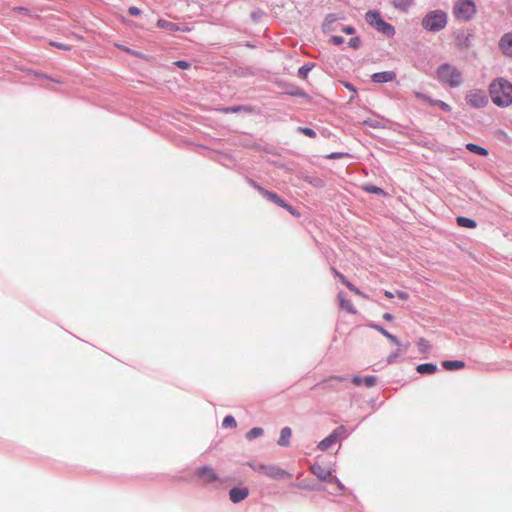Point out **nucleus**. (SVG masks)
<instances>
[{
  "mask_svg": "<svg viewBox=\"0 0 512 512\" xmlns=\"http://www.w3.org/2000/svg\"><path fill=\"white\" fill-rule=\"evenodd\" d=\"M442 367L445 370H459L465 367V363L459 360H445L442 362Z\"/></svg>",
  "mask_w": 512,
  "mask_h": 512,
  "instance_id": "4be33fe9",
  "label": "nucleus"
},
{
  "mask_svg": "<svg viewBox=\"0 0 512 512\" xmlns=\"http://www.w3.org/2000/svg\"><path fill=\"white\" fill-rule=\"evenodd\" d=\"M363 383L367 387H373L377 383V377L376 376H366L365 378H363Z\"/></svg>",
  "mask_w": 512,
  "mask_h": 512,
  "instance_id": "e433bc0d",
  "label": "nucleus"
},
{
  "mask_svg": "<svg viewBox=\"0 0 512 512\" xmlns=\"http://www.w3.org/2000/svg\"><path fill=\"white\" fill-rule=\"evenodd\" d=\"M456 222L460 227H465V228H475L477 226L475 220L464 217V216H458L456 218Z\"/></svg>",
  "mask_w": 512,
  "mask_h": 512,
  "instance_id": "a878e982",
  "label": "nucleus"
},
{
  "mask_svg": "<svg viewBox=\"0 0 512 512\" xmlns=\"http://www.w3.org/2000/svg\"><path fill=\"white\" fill-rule=\"evenodd\" d=\"M285 94L301 98H309V95L302 88L294 84H285Z\"/></svg>",
  "mask_w": 512,
  "mask_h": 512,
  "instance_id": "a211bd4d",
  "label": "nucleus"
},
{
  "mask_svg": "<svg viewBox=\"0 0 512 512\" xmlns=\"http://www.w3.org/2000/svg\"><path fill=\"white\" fill-rule=\"evenodd\" d=\"M297 130L299 133L304 134L305 136L310 138H315L317 135L316 132L309 127H298Z\"/></svg>",
  "mask_w": 512,
  "mask_h": 512,
  "instance_id": "473e14b6",
  "label": "nucleus"
},
{
  "mask_svg": "<svg viewBox=\"0 0 512 512\" xmlns=\"http://www.w3.org/2000/svg\"><path fill=\"white\" fill-rule=\"evenodd\" d=\"M382 317L386 321H392L394 319L393 315L391 313H388V312L384 313Z\"/></svg>",
  "mask_w": 512,
  "mask_h": 512,
  "instance_id": "5fc2aeb1",
  "label": "nucleus"
},
{
  "mask_svg": "<svg viewBox=\"0 0 512 512\" xmlns=\"http://www.w3.org/2000/svg\"><path fill=\"white\" fill-rule=\"evenodd\" d=\"M315 66L314 63H307V64H304L303 66H301L299 69H298V76L302 79H306L307 76H308V73L313 69V67Z\"/></svg>",
  "mask_w": 512,
  "mask_h": 512,
  "instance_id": "c85d7f7f",
  "label": "nucleus"
},
{
  "mask_svg": "<svg viewBox=\"0 0 512 512\" xmlns=\"http://www.w3.org/2000/svg\"><path fill=\"white\" fill-rule=\"evenodd\" d=\"M158 26L161 27V28H167V29H170V30L176 29V24H174L172 22H169V21H166V20H163V19H160L158 21Z\"/></svg>",
  "mask_w": 512,
  "mask_h": 512,
  "instance_id": "c9c22d12",
  "label": "nucleus"
},
{
  "mask_svg": "<svg viewBox=\"0 0 512 512\" xmlns=\"http://www.w3.org/2000/svg\"><path fill=\"white\" fill-rule=\"evenodd\" d=\"M395 78L396 73L394 71L377 72L371 76L374 83H387L393 81Z\"/></svg>",
  "mask_w": 512,
  "mask_h": 512,
  "instance_id": "dca6fc26",
  "label": "nucleus"
},
{
  "mask_svg": "<svg viewBox=\"0 0 512 512\" xmlns=\"http://www.w3.org/2000/svg\"><path fill=\"white\" fill-rule=\"evenodd\" d=\"M352 382H353L355 385L359 386V385H361V384L363 383V378H361V377H359V376H354V377L352 378Z\"/></svg>",
  "mask_w": 512,
  "mask_h": 512,
  "instance_id": "3c124183",
  "label": "nucleus"
},
{
  "mask_svg": "<svg viewBox=\"0 0 512 512\" xmlns=\"http://www.w3.org/2000/svg\"><path fill=\"white\" fill-rule=\"evenodd\" d=\"M453 12L457 19L470 20L476 13V6L472 0H458Z\"/></svg>",
  "mask_w": 512,
  "mask_h": 512,
  "instance_id": "423d86ee",
  "label": "nucleus"
},
{
  "mask_svg": "<svg viewBox=\"0 0 512 512\" xmlns=\"http://www.w3.org/2000/svg\"><path fill=\"white\" fill-rule=\"evenodd\" d=\"M263 15H264V12L262 10L253 11L251 13V18L253 19V21L258 22L262 18Z\"/></svg>",
  "mask_w": 512,
  "mask_h": 512,
  "instance_id": "79ce46f5",
  "label": "nucleus"
},
{
  "mask_svg": "<svg viewBox=\"0 0 512 512\" xmlns=\"http://www.w3.org/2000/svg\"><path fill=\"white\" fill-rule=\"evenodd\" d=\"M292 435V430L290 427H284L281 429L280 437L277 441L279 446L288 447L290 445V437Z\"/></svg>",
  "mask_w": 512,
  "mask_h": 512,
  "instance_id": "aec40b11",
  "label": "nucleus"
},
{
  "mask_svg": "<svg viewBox=\"0 0 512 512\" xmlns=\"http://www.w3.org/2000/svg\"><path fill=\"white\" fill-rule=\"evenodd\" d=\"M337 16L335 14H328L325 17L324 23H323V29L324 30H331V26L334 22L337 21Z\"/></svg>",
  "mask_w": 512,
  "mask_h": 512,
  "instance_id": "c756f323",
  "label": "nucleus"
},
{
  "mask_svg": "<svg viewBox=\"0 0 512 512\" xmlns=\"http://www.w3.org/2000/svg\"><path fill=\"white\" fill-rule=\"evenodd\" d=\"M346 433V428L344 427V431H339V438L344 436Z\"/></svg>",
  "mask_w": 512,
  "mask_h": 512,
  "instance_id": "052dcab7",
  "label": "nucleus"
},
{
  "mask_svg": "<svg viewBox=\"0 0 512 512\" xmlns=\"http://www.w3.org/2000/svg\"><path fill=\"white\" fill-rule=\"evenodd\" d=\"M249 495V489L247 487H233L229 491V498L234 504H238L245 500Z\"/></svg>",
  "mask_w": 512,
  "mask_h": 512,
  "instance_id": "ddd939ff",
  "label": "nucleus"
},
{
  "mask_svg": "<svg viewBox=\"0 0 512 512\" xmlns=\"http://www.w3.org/2000/svg\"><path fill=\"white\" fill-rule=\"evenodd\" d=\"M368 327L380 332L383 336H385L388 340L394 343L397 346H401L400 340L393 334L389 333L384 327L376 323H368Z\"/></svg>",
  "mask_w": 512,
  "mask_h": 512,
  "instance_id": "f3484780",
  "label": "nucleus"
},
{
  "mask_svg": "<svg viewBox=\"0 0 512 512\" xmlns=\"http://www.w3.org/2000/svg\"><path fill=\"white\" fill-rule=\"evenodd\" d=\"M310 471L321 481L328 482L331 479V471L318 463L311 465Z\"/></svg>",
  "mask_w": 512,
  "mask_h": 512,
  "instance_id": "2eb2a0df",
  "label": "nucleus"
},
{
  "mask_svg": "<svg viewBox=\"0 0 512 512\" xmlns=\"http://www.w3.org/2000/svg\"><path fill=\"white\" fill-rule=\"evenodd\" d=\"M249 182L261 194V189H264V188L262 186H260L257 182L253 181V180H249Z\"/></svg>",
  "mask_w": 512,
  "mask_h": 512,
  "instance_id": "603ef678",
  "label": "nucleus"
},
{
  "mask_svg": "<svg viewBox=\"0 0 512 512\" xmlns=\"http://www.w3.org/2000/svg\"><path fill=\"white\" fill-rule=\"evenodd\" d=\"M195 474L205 484H210L218 480V474L209 465H204L195 470Z\"/></svg>",
  "mask_w": 512,
  "mask_h": 512,
  "instance_id": "9d476101",
  "label": "nucleus"
},
{
  "mask_svg": "<svg viewBox=\"0 0 512 512\" xmlns=\"http://www.w3.org/2000/svg\"><path fill=\"white\" fill-rule=\"evenodd\" d=\"M418 347H419V351L421 353H425L430 348V345H429V342L426 339L420 338L419 341H418Z\"/></svg>",
  "mask_w": 512,
  "mask_h": 512,
  "instance_id": "f704fd0d",
  "label": "nucleus"
},
{
  "mask_svg": "<svg viewBox=\"0 0 512 512\" xmlns=\"http://www.w3.org/2000/svg\"><path fill=\"white\" fill-rule=\"evenodd\" d=\"M473 39L474 34L470 30H459L454 33V42L459 49H469Z\"/></svg>",
  "mask_w": 512,
  "mask_h": 512,
  "instance_id": "1a4fd4ad",
  "label": "nucleus"
},
{
  "mask_svg": "<svg viewBox=\"0 0 512 512\" xmlns=\"http://www.w3.org/2000/svg\"><path fill=\"white\" fill-rule=\"evenodd\" d=\"M466 149L474 154L480 155V156H487L488 150L484 147H481L474 143H468L466 144Z\"/></svg>",
  "mask_w": 512,
  "mask_h": 512,
  "instance_id": "393cba45",
  "label": "nucleus"
},
{
  "mask_svg": "<svg viewBox=\"0 0 512 512\" xmlns=\"http://www.w3.org/2000/svg\"><path fill=\"white\" fill-rule=\"evenodd\" d=\"M17 10L21 13H25V14H28V9L27 8H24V7H19L17 8Z\"/></svg>",
  "mask_w": 512,
  "mask_h": 512,
  "instance_id": "13d9d810",
  "label": "nucleus"
},
{
  "mask_svg": "<svg viewBox=\"0 0 512 512\" xmlns=\"http://www.w3.org/2000/svg\"><path fill=\"white\" fill-rule=\"evenodd\" d=\"M366 21L378 32L382 33L387 37H393L395 35L394 26L384 21L378 11H368L366 13Z\"/></svg>",
  "mask_w": 512,
  "mask_h": 512,
  "instance_id": "39448f33",
  "label": "nucleus"
},
{
  "mask_svg": "<svg viewBox=\"0 0 512 512\" xmlns=\"http://www.w3.org/2000/svg\"><path fill=\"white\" fill-rule=\"evenodd\" d=\"M342 31H343L344 33H346V34L350 35V34H354V33H355V28H354V27H352V26H344V27L342 28Z\"/></svg>",
  "mask_w": 512,
  "mask_h": 512,
  "instance_id": "8fccbe9b",
  "label": "nucleus"
},
{
  "mask_svg": "<svg viewBox=\"0 0 512 512\" xmlns=\"http://www.w3.org/2000/svg\"><path fill=\"white\" fill-rule=\"evenodd\" d=\"M416 371L420 374H433L437 371V365L432 363L420 364L416 367Z\"/></svg>",
  "mask_w": 512,
  "mask_h": 512,
  "instance_id": "5701e85b",
  "label": "nucleus"
},
{
  "mask_svg": "<svg viewBox=\"0 0 512 512\" xmlns=\"http://www.w3.org/2000/svg\"><path fill=\"white\" fill-rule=\"evenodd\" d=\"M338 298H339V301H340L341 308L345 309L346 311H348L351 314H355L356 313V309H355L354 305L352 304V302L350 300H347V299L344 298L342 292H340L338 294Z\"/></svg>",
  "mask_w": 512,
  "mask_h": 512,
  "instance_id": "b1692460",
  "label": "nucleus"
},
{
  "mask_svg": "<svg viewBox=\"0 0 512 512\" xmlns=\"http://www.w3.org/2000/svg\"><path fill=\"white\" fill-rule=\"evenodd\" d=\"M349 47L358 49L361 46V39L359 37H353L348 42Z\"/></svg>",
  "mask_w": 512,
  "mask_h": 512,
  "instance_id": "4c0bfd02",
  "label": "nucleus"
},
{
  "mask_svg": "<svg viewBox=\"0 0 512 512\" xmlns=\"http://www.w3.org/2000/svg\"><path fill=\"white\" fill-rule=\"evenodd\" d=\"M499 48L506 57H512V32L505 33L500 38Z\"/></svg>",
  "mask_w": 512,
  "mask_h": 512,
  "instance_id": "4468645a",
  "label": "nucleus"
},
{
  "mask_svg": "<svg viewBox=\"0 0 512 512\" xmlns=\"http://www.w3.org/2000/svg\"><path fill=\"white\" fill-rule=\"evenodd\" d=\"M330 42L333 43L334 45H341L344 42V38L342 36L333 35L330 38Z\"/></svg>",
  "mask_w": 512,
  "mask_h": 512,
  "instance_id": "37998d69",
  "label": "nucleus"
},
{
  "mask_svg": "<svg viewBox=\"0 0 512 512\" xmlns=\"http://www.w3.org/2000/svg\"><path fill=\"white\" fill-rule=\"evenodd\" d=\"M174 64L181 69H187L188 67H190V63L184 60H178L174 62Z\"/></svg>",
  "mask_w": 512,
  "mask_h": 512,
  "instance_id": "49530a36",
  "label": "nucleus"
},
{
  "mask_svg": "<svg viewBox=\"0 0 512 512\" xmlns=\"http://www.w3.org/2000/svg\"><path fill=\"white\" fill-rule=\"evenodd\" d=\"M246 465L255 472L264 474L271 479H283L285 477H291L290 473L274 464L266 465L256 461H249L246 463Z\"/></svg>",
  "mask_w": 512,
  "mask_h": 512,
  "instance_id": "20e7f679",
  "label": "nucleus"
},
{
  "mask_svg": "<svg viewBox=\"0 0 512 512\" xmlns=\"http://www.w3.org/2000/svg\"><path fill=\"white\" fill-rule=\"evenodd\" d=\"M364 124L371 128H383L378 120L367 119L364 121Z\"/></svg>",
  "mask_w": 512,
  "mask_h": 512,
  "instance_id": "58836bf2",
  "label": "nucleus"
},
{
  "mask_svg": "<svg viewBox=\"0 0 512 512\" xmlns=\"http://www.w3.org/2000/svg\"><path fill=\"white\" fill-rule=\"evenodd\" d=\"M345 87L348 88L349 90L353 91L354 93H356V89L354 88V86L351 83H345Z\"/></svg>",
  "mask_w": 512,
  "mask_h": 512,
  "instance_id": "4d7b16f0",
  "label": "nucleus"
},
{
  "mask_svg": "<svg viewBox=\"0 0 512 512\" xmlns=\"http://www.w3.org/2000/svg\"><path fill=\"white\" fill-rule=\"evenodd\" d=\"M331 271L343 284H345L348 281L347 278L343 274H341L336 268L331 267Z\"/></svg>",
  "mask_w": 512,
  "mask_h": 512,
  "instance_id": "ea45409f",
  "label": "nucleus"
},
{
  "mask_svg": "<svg viewBox=\"0 0 512 512\" xmlns=\"http://www.w3.org/2000/svg\"><path fill=\"white\" fill-rule=\"evenodd\" d=\"M401 352L400 350H396L395 352L391 353L388 358H387V362L389 364H392L396 361V359L400 356Z\"/></svg>",
  "mask_w": 512,
  "mask_h": 512,
  "instance_id": "a19ab883",
  "label": "nucleus"
},
{
  "mask_svg": "<svg viewBox=\"0 0 512 512\" xmlns=\"http://www.w3.org/2000/svg\"><path fill=\"white\" fill-rule=\"evenodd\" d=\"M222 426L224 428H235L237 426V422L232 415H227L222 421Z\"/></svg>",
  "mask_w": 512,
  "mask_h": 512,
  "instance_id": "7c9ffc66",
  "label": "nucleus"
},
{
  "mask_svg": "<svg viewBox=\"0 0 512 512\" xmlns=\"http://www.w3.org/2000/svg\"><path fill=\"white\" fill-rule=\"evenodd\" d=\"M128 13L132 16H138L141 14V10L135 6H131L129 9H128Z\"/></svg>",
  "mask_w": 512,
  "mask_h": 512,
  "instance_id": "de8ad7c7",
  "label": "nucleus"
},
{
  "mask_svg": "<svg viewBox=\"0 0 512 512\" xmlns=\"http://www.w3.org/2000/svg\"><path fill=\"white\" fill-rule=\"evenodd\" d=\"M466 102L473 108H483L488 104L486 93L479 89H474L466 94Z\"/></svg>",
  "mask_w": 512,
  "mask_h": 512,
  "instance_id": "0eeeda50",
  "label": "nucleus"
},
{
  "mask_svg": "<svg viewBox=\"0 0 512 512\" xmlns=\"http://www.w3.org/2000/svg\"><path fill=\"white\" fill-rule=\"evenodd\" d=\"M436 75L441 83L451 88L459 87L463 82L462 72L448 63L440 65L436 70Z\"/></svg>",
  "mask_w": 512,
  "mask_h": 512,
  "instance_id": "f03ea898",
  "label": "nucleus"
},
{
  "mask_svg": "<svg viewBox=\"0 0 512 512\" xmlns=\"http://www.w3.org/2000/svg\"><path fill=\"white\" fill-rule=\"evenodd\" d=\"M384 295L387 297V298H393L394 297V294L390 291H385L384 292Z\"/></svg>",
  "mask_w": 512,
  "mask_h": 512,
  "instance_id": "bf43d9fd",
  "label": "nucleus"
},
{
  "mask_svg": "<svg viewBox=\"0 0 512 512\" xmlns=\"http://www.w3.org/2000/svg\"><path fill=\"white\" fill-rule=\"evenodd\" d=\"M489 92L495 105L507 107L512 104V83L506 79H495L489 86Z\"/></svg>",
  "mask_w": 512,
  "mask_h": 512,
  "instance_id": "f257e3e1",
  "label": "nucleus"
},
{
  "mask_svg": "<svg viewBox=\"0 0 512 512\" xmlns=\"http://www.w3.org/2000/svg\"><path fill=\"white\" fill-rule=\"evenodd\" d=\"M328 482L336 484L339 490H343L344 489L343 484L339 481V479L336 476H332L331 475V479L328 480Z\"/></svg>",
  "mask_w": 512,
  "mask_h": 512,
  "instance_id": "a18cd8bd",
  "label": "nucleus"
},
{
  "mask_svg": "<svg viewBox=\"0 0 512 512\" xmlns=\"http://www.w3.org/2000/svg\"><path fill=\"white\" fill-rule=\"evenodd\" d=\"M263 433H264V430L261 427H254L246 433V439L248 441H252V440L256 439L257 437L262 436Z\"/></svg>",
  "mask_w": 512,
  "mask_h": 512,
  "instance_id": "cd10ccee",
  "label": "nucleus"
},
{
  "mask_svg": "<svg viewBox=\"0 0 512 512\" xmlns=\"http://www.w3.org/2000/svg\"><path fill=\"white\" fill-rule=\"evenodd\" d=\"M350 291L354 292L355 294L357 295H362L361 291L355 286L353 285L351 282L347 281L345 284H344Z\"/></svg>",
  "mask_w": 512,
  "mask_h": 512,
  "instance_id": "c03bdc74",
  "label": "nucleus"
},
{
  "mask_svg": "<svg viewBox=\"0 0 512 512\" xmlns=\"http://www.w3.org/2000/svg\"><path fill=\"white\" fill-rule=\"evenodd\" d=\"M365 191H367L369 193L377 194V195H385L386 194L382 188L374 186V185L366 186Z\"/></svg>",
  "mask_w": 512,
  "mask_h": 512,
  "instance_id": "72a5a7b5",
  "label": "nucleus"
},
{
  "mask_svg": "<svg viewBox=\"0 0 512 512\" xmlns=\"http://www.w3.org/2000/svg\"><path fill=\"white\" fill-rule=\"evenodd\" d=\"M413 3L414 0H392L393 6L401 11L408 10Z\"/></svg>",
  "mask_w": 512,
  "mask_h": 512,
  "instance_id": "bb28decb",
  "label": "nucleus"
},
{
  "mask_svg": "<svg viewBox=\"0 0 512 512\" xmlns=\"http://www.w3.org/2000/svg\"><path fill=\"white\" fill-rule=\"evenodd\" d=\"M50 44H51L52 46L56 47V48H59V49H63V50H69V49H70V46L65 45V44H62V43H58V42H51Z\"/></svg>",
  "mask_w": 512,
  "mask_h": 512,
  "instance_id": "09e8293b",
  "label": "nucleus"
},
{
  "mask_svg": "<svg viewBox=\"0 0 512 512\" xmlns=\"http://www.w3.org/2000/svg\"><path fill=\"white\" fill-rule=\"evenodd\" d=\"M447 13L443 10H433L422 19V27L430 32H439L447 25Z\"/></svg>",
  "mask_w": 512,
  "mask_h": 512,
  "instance_id": "7ed1b4c3",
  "label": "nucleus"
},
{
  "mask_svg": "<svg viewBox=\"0 0 512 512\" xmlns=\"http://www.w3.org/2000/svg\"><path fill=\"white\" fill-rule=\"evenodd\" d=\"M223 111L225 113H239L241 111H249V108L246 107V106H231V107H226L223 109Z\"/></svg>",
  "mask_w": 512,
  "mask_h": 512,
  "instance_id": "2f4dec72",
  "label": "nucleus"
},
{
  "mask_svg": "<svg viewBox=\"0 0 512 512\" xmlns=\"http://www.w3.org/2000/svg\"><path fill=\"white\" fill-rule=\"evenodd\" d=\"M343 156L342 153H332L330 155H328V158L329 159H338V158H341Z\"/></svg>",
  "mask_w": 512,
  "mask_h": 512,
  "instance_id": "6e6d98bb",
  "label": "nucleus"
},
{
  "mask_svg": "<svg viewBox=\"0 0 512 512\" xmlns=\"http://www.w3.org/2000/svg\"><path fill=\"white\" fill-rule=\"evenodd\" d=\"M295 487L300 489H307L311 491H323L324 487L312 480H303L299 483L294 484Z\"/></svg>",
  "mask_w": 512,
  "mask_h": 512,
  "instance_id": "6ab92c4d",
  "label": "nucleus"
},
{
  "mask_svg": "<svg viewBox=\"0 0 512 512\" xmlns=\"http://www.w3.org/2000/svg\"><path fill=\"white\" fill-rule=\"evenodd\" d=\"M396 295H397V297H399L402 300L408 299V294L406 292L397 291Z\"/></svg>",
  "mask_w": 512,
  "mask_h": 512,
  "instance_id": "864d4df0",
  "label": "nucleus"
},
{
  "mask_svg": "<svg viewBox=\"0 0 512 512\" xmlns=\"http://www.w3.org/2000/svg\"><path fill=\"white\" fill-rule=\"evenodd\" d=\"M417 96L423 98L424 100L429 102L431 105H436L443 111H447V112L451 111V106L442 100H435V99H432V98L422 95V94H417Z\"/></svg>",
  "mask_w": 512,
  "mask_h": 512,
  "instance_id": "412c9836",
  "label": "nucleus"
},
{
  "mask_svg": "<svg viewBox=\"0 0 512 512\" xmlns=\"http://www.w3.org/2000/svg\"><path fill=\"white\" fill-rule=\"evenodd\" d=\"M347 380H348L347 376H330L329 378L324 379V380L320 381L319 383H317L315 385V387L323 389V390L333 389V388H336V386L339 383L347 381Z\"/></svg>",
  "mask_w": 512,
  "mask_h": 512,
  "instance_id": "f8f14e48",
  "label": "nucleus"
},
{
  "mask_svg": "<svg viewBox=\"0 0 512 512\" xmlns=\"http://www.w3.org/2000/svg\"><path fill=\"white\" fill-rule=\"evenodd\" d=\"M339 431H344V426L337 427L328 437L321 440L318 444V449L326 451L331 448L339 439Z\"/></svg>",
  "mask_w": 512,
  "mask_h": 512,
  "instance_id": "9b49d317",
  "label": "nucleus"
},
{
  "mask_svg": "<svg viewBox=\"0 0 512 512\" xmlns=\"http://www.w3.org/2000/svg\"><path fill=\"white\" fill-rule=\"evenodd\" d=\"M261 195L267 198L269 201L275 203L279 207L286 209L291 215L295 217H299L300 213L289 205L285 200L278 196L275 192L269 191L267 189H261Z\"/></svg>",
  "mask_w": 512,
  "mask_h": 512,
  "instance_id": "6e6552de",
  "label": "nucleus"
}]
</instances>
